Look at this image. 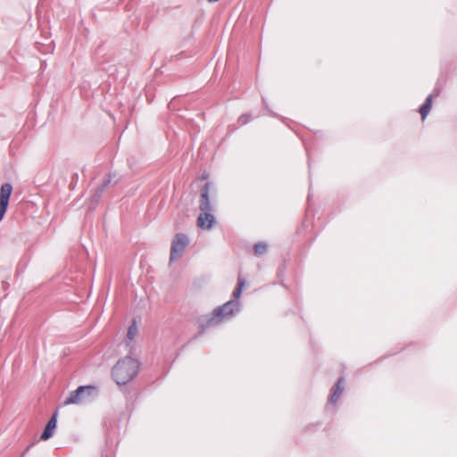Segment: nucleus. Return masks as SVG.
<instances>
[{
  "label": "nucleus",
  "instance_id": "13",
  "mask_svg": "<svg viewBox=\"0 0 457 457\" xmlns=\"http://www.w3.org/2000/svg\"><path fill=\"white\" fill-rule=\"evenodd\" d=\"M137 333V328L136 325V321L134 320L133 323L129 327L128 332H127V337L129 340H133Z\"/></svg>",
  "mask_w": 457,
  "mask_h": 457
},
{
  "label": "nucleus",
  "instance_id": "15",
  "mask_svg": "<svg viewBox=\"0 0 457 457\" xmlns=\"http://www.w3.org/2000/svg\"><path fill=\"white\" fill-rule=\"evenodd\" d=\"M208 1L211 3H213V2H218L219 0H208Z\"/></svg>",
  "mask_w": 457,
  "mask_h": 457
},
{
  "label": "nucleus",
  "instance_id": "12",
  "mask_svg": "<svg viewBox=\"0 0 457 457\" xmlns=\"http://www.w3.org/2000/svg\"><path fill=\"white\" fill-rule=\"evenodd\" d=\"M254 253L256 255H262L268 250V245L264 242H258L253 246Z\"/></svg>",
  "mask_w": 457,
  "mask_h": 457
},
{
  "label": "nucleus",
  "instance_id": "5",
  "mask_svg": "<svg viewBox=\"0 0 457 457\" xmlns=\"http://www.w3.org/2000/svg\"><path fill=\"white\" fill-rule=\"evenodd\" d=\"M189 244V239L187 235L179 233L171 243L170 262L180 258Z\"/></svg>",
  "mask_w": 457,
  "mask_h": 457
},
{
  "label": "nucleus",
  "instance_id": "16",
  "mask_svg": "<svg viewBox=\"0 0 457 457\" xmlns=\"http://www.w3.org/2000/svg\"><path fill=\"white\" fill-rule=\"evenodd\" d=\"M262 103H263L264 105H266V101H265L264 98H262Z\"/></svg>",
  "mask_w": 457,
  "mask_h": 457
},
{
  "label": "nucleus",
  "instance_id": "7",
  "mask_svg": "<svg viewBox=\"0 0 457 457\" xmlns=\"http://www.w3.org/2000/svg\"><path fill=\"white\" fill-rule=\"evenodd\" d=\"M12 193V185L4 183L0 187V221L4 219L7 211L10 197Z\"/></svg>",
  "mask_w": 457,
  "mask_h": 457
},
{
  "label": "nucleus",
  "instance_id": "10",
  "mask_svg": "<svg viewBox=\"0 0 457 457\" xmlns=\"http://www.w3.org/2000/svg\"><path fill=\"white\" fill-rule=\"evenodd\" d=\"M433 96V94L428 95L423 104L420 107L419 112L421 115L422 120H424L427 118L428 114L431 110Z\"/></svg>",
  "mask_w": 457,
  "mask_h": 457
},
{
  "label": "nucleus",
  "instance_id": "8",
  "mask_svg": "<svg viewBox=\"0 0 457 457\" xmlns=\"http://www.w3.org/2000/svg\"><path fill=\"white\" fill-rule=\"evenodd\" d=\"M57 417H58V411H55L53 413L50 420H48V422L46 423V425L40 436L41 440L46 441L54 436L55 428L57 427Z\"/></svg>",
  "mask_w": 457,
  "mask_h": 457
},
{
  "label": "nucleus",
  "instance_id": "2",
  "mask_svg": "<svg viewBox=\"0 0 457 457\" xmlns=\"http://www.w3.org/2000/svg\"><path fill=\"white\" fill-rule=\"evenodd\" d=\"M139 369L138 360L128 355L114 365L112 376L118 385H126L137 375Z\"/></svg>",
  "mask_w": 457,
  "mask_h": 457
},
{
  "label": "nucleus",
  "instance_id": "11",
  "mask_svg": "<svg viewBox=\"0 0 457 457\" xmlns=\"http://www.w3.org/2000/svg\"><path fill=\"white\" fill-rule=\"evenodd\" d=\"M245 285V280L242 278H238L237 286L233 291V297L235 298V300H237L240 297Z\"/></svg>",
  "mask_w": 457,
  "mask_h": 457
},
{
  "label": "nucleus",
  "instance_id": "1",
  "mask_svg": "<svg viewBox=\"0 0 457 457\" xmlns=\"http://www.w3.org/2000/svg\"><path fill=\"white\" fill-rule=\"evenodd\" d=\"M239 311L240 303L238 300H229L223 305L216 307L211 314L199 320V334H203L208 328L220 324L225 320L231 319Z\"/></svg>",
  "mask_w": 457,
  "mask_h": 457
},
{
  "label": "nucleus",
  "instance_id": "14",
  "mask_svg": "<svg viewBox=\"0 0 457 457\" xmlns=\"http://www.w3.org/2000/svg\"><path fill=\"white\" fill-rule=\"evenodd\" d=\"M251 120V113H244L238 117V123L241 125H245Z\"/></svg>",
  "mask_w": 457,
  "mask_h": 457
},
{
  "label": "nucleus",
  "instance_id": "4",
  "mask_svg": "<svg viewBox=\"0 0 457 457\" xmlns=\"http://www.w3.org/2000/svg\"><path fill=\"white\" fill-rule=\"evenodd\" d=\"M97 395V388L94 386H79L76 390L71 391L64 401V404H77L89 401L91 397Z\"/></svg>",
  "mask_w": 457,
  "mask_h": 457
},
{
  "label": "nucleus",
  "instance_id": "3",
  "mask_svg": "<svg viewBox=\"0 0 457 457\" xmlns=\"http://www.w3.org/2000/svg\"><path fill=\"white\" fill-rule=\"evenodd\" d=\"M210 186L209 182H206L200 190V201L199 209L201 214L197 219V225L202 228H211L215 222V217L212 214V205L210 203Z\"/></svg>",
  "mask_w": 457,
  "mask_h": 457
},
{
  "label": "nucleus",
  "instance_id": "6",
  "mask_svg": "<svg viewBox=\"0 0 457 457\" xmlns=\"http://www.w3.org/2000/svg\"><path fill=\"white\" fill-rule=\"evenodd\" d=\"M114 177V174L108 173L103 179V183L96 188L95 193L91 196V204L93 206L99 203L103 194L109 187L115 186L118 183V179H113Z\"/></svg>",
  "mask_w": 457,
  "mask_h": 457
},
{
  "label": "nucleus",
  "instance_id": "9",
  "mask_svg": "<svg viewBox=\"0 0 457 457\" xmlns=\"http://www.w3.org/2000/svg\"><path fill=\"white\" fill-rule=\"evenodd\" d=\"M344 384H345L344 378L343 377L339 378L338 380L337 381L336 385L331 389V395H330L329 400H328V402L330 403H332V404L337 403V402L338 401V399L340 398L341 395L344 392V389H345Z\"/></svg>",
  "mask_w": 457,
  "mask_h": 457
}]
</instances>
